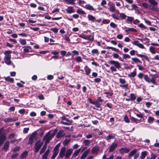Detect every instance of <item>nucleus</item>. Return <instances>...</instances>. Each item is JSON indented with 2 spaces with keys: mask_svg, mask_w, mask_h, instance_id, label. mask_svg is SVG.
<instances>
[{
  "mask_svg": "<svg viewBox=\"0 0 159 159\" xmlns=\"http://www.w3.org/2000/svg\"><path fill=\"white\" fill-rule=\"evenodd\" d=\"M148 2L152 5H157V3L155 0H148Z\"/></svg>",
  "mask_w": 159,
  "mask_h": 159,
  "instance_id": "obj_30",
  "label": "nucleus"
},
{
  "mask_svg": "<svg viewBox=\"0 0 159 159\" xmlns=\"http://www.w3.org/2000/svg\"><path fill=\"white\" fill-rule=\"evenodd\" d=\"M30 49H31V47L30 46L28 47H24V51L25 52H29Z\"/></svg>",
  "mask_w": 159,
  "mask_h": 159,
  "instance_id": "obj_43",
  "label": "nucleus"
},
{
  "mask_svg": "<svg viewBox=\"0 0 159 159\" xmlns=\"http://www.w3.org/2000/svg\"><path fill=\"white\" fill-rule=\"evenodd\" d=\"M147 152L146 151H144L142 152L140 158L141 159H144L145 157L147 155Z\"/></svg>",
  "mask_w": 159,
  "mask_h": 159,
  "instance_id": "obj_23",
  "label": "nucleus"
},
{
  "mask_svg": "<svg viewBox=\"0 0 159 159\" xmlns=\"http://www.w3.org/2000/svg\"><path fill=\"white\" fill-rule=\"evenodd\" d=\"M29 130V128H25L23 129V133L24 134H26L28 133V131Z\"/></svg>",
  "mask_w": 159,
  "mask_h": 159,
  "instance_id": "obj_57",
  "label": "nucleus"
},
{
  "mask_svg": "<svg viewBox=\"0 0 159 159\" xmlns=\"http://www.w3.org/2000/svg\"><path fill=\"white\" fill-rule=\"evenodd\" d=\"M88 17L89 20L93 22L95 20V17L89 14L88 16Z\"/></svg>",
  "mask_w": 159,
  "mask_h": 159,
  "instance_id": "obj_29",
  "label": "nucleus"
},
{
  "mask_svg": "<svg viewBox=\"0 0 159 159\" xmlns=\"http://www.w3.org/2000/svg\"><path fill=\"white\" fill-rule=\"evenodd\" d=\"M123 59H126V58H130V56L129 54H124L123 55Z\"/></svg>",
  "mask_w": 159,
  "mask_h": 159,
  "instance_id": "obj_49",
  "label": "nucleus"
},
{
  "mask_svg": "<svg viewBox=\"0 0 159 159\" xmlns=\"http://www.w3.org/2000/svg\"><path fill=\"white\" fill-rule=\"evenodd\" d=\"M10 144V143L9 141H6L4 143L3 147V149L6 151H7L8 150Z\"/></svg>",
  "mask_w": 159,
  "mask_h": 159,
  "instance_id": "obj_18",
  "label": "nucleus"
},
{
  "mask_svg": "<svg viewBox=\"0 0 159 159\" xmlns=\"http://www.w3.org/2000/svg\"><path fill=\"white\" fill-rule=\"evenodd\" d=\"M60 146V144L58 143L56 145L53 150V154L51 157V159H54L57 155L59 152V148Z\"/></svg>",
  "mask_w": 159,
  "mask_h": 159,
  "instance_id": "obj_4",
  "label": "nucleus"
},
{
  "mask_svg": "<svg viewBox=\"0 0 159 159\" xmlns=\"http://www.w3.org/2000/svg\"><path fill=\"white\" fill-rule=\"evenodd\" d=\"M63 131L62 130H60L57 133L56 136L58 138L63 137L65 135V134H63Z\"/></svg>",
  "mask_w": 159,
  "mask_h": 159,
  "instance_id": "obj_17",
  "label": "nucleus"
},
{
  "mask_svg": "<svg viewBox=\"0 0 159 159\" xmlns=\"http://www.w3.org/2000/svg\"><path fill=\"white\" fill-rule=\"evenodd\" d=\"M110 26L113 28H115L116 27L117 25L114 23L111 22L110 24Z\"/></svg>",
  "mask_w": 159,
  "mask_h": 159,
  "instance_id": "obj_61",
  "label": "nucleus"
},
{
  "mask_svg": "<svg viewBox=\"0 0 159 159\" xmlns=\"http://www.w3.org/2000/svg\"><path fill=\"white\" fill-rule=\"evenodd\" d=\"M149 50L153 54H154L155 52V48L154 47L151 46L149 48Z\"/></svg>",
  "mask_w": 159,
  "mask_h": 159,
  "instance_id": "obj_45",
  "label": "nucleus"
},
{
  "mask_svg": "<svg viewBox=\"0 0 159 159\" xmlns=\"http://www.w3.org/2000/svg\"><path fill=\"white\" fill-rule=\"evenodd\" d=\"M83 143L84 144L85 146H87L90 144V142L89 140H85L83 141Z\"/></svg>",
  "mask_w": 159,
  "mask_h": 159,
  "instance_id": "obj_37",
  "label": "nucleus"
},
{
  "mask_svg": "<svg viewBox=\"0 0 159 159\" xmlns=\"http://www.w3.org/2000/svg\"><path fill=\"white\" fill-rule=\"evenodd\" d=\"M12 52V51H6L4 52V54L6 56H11L10 54Z\"/></svg>",
  "mask_w": 159,
  "mask_h": 159,
  "instance_id": "obj_44",
  "label": "nucleus"
},
{
  "mask_svg": "<svg viewBox=\"0 0 159 159\" xmlns=\"http://www.w3.org/2000/svg\"><path fill=\"white\" fill-rule=\"evenodd\" d=\"M91 70L89 68H88L87 69H86L85 70V71L86 72V74L87 75H89L90 73Z\"/></svg>",
  "mask_w": 159,
  "mask_h": 159,
  "instance_id": "obj_53",
  "label": "nucleus"
},
{
  "mask_svg": "<svg viewBox=\"0 0 159 159\" xmlns=\"http://www.w3.org/2000/svg\"><path fill=\"white\" fill-rule=\"evenodd\" d=\"M110 22V20L107 19L103 20L102 21V22L104 24H107Z\"/></svg>",
  "mask_w": 159,
  "mask_h": 159,
  "instance_id": "obj_59",
  "label": "nucleus"
},
{
  "mask_svg": "<svg viewBox=\"0 0 159 159\" xmlns=\"http://www.w3.org/2000/svg\"><path fill=\"white\" fill-rule=\"evenodd\" d=\"M150 76L152 77V79L154 80V84H156V81L155 78H158V75L157 74L152 75L151 74L150 75Z\"/></svg>",
  "mask_w": 159,
  "mask_h": 159,
  "instance_id": "obj_28",
  "label": "nucleus"
},
{
  "mask_svg": "<svg viewBox=\"0 0 159 159\" xmlns=\"http://www.w3.org/2000/svg\"><path fill=\"white\" fill-rule=\"evenodd\" d=\"M16 135L15 134H11L10 135H9L8 137V139H12L14 138L16 136Z\"/></svg>",
  "mask_w": 159,
  "mask_h": 159,
  "instance_id": "obj_42",
  "label": "nucleus"
},
{
  "mask_svg": "<svg viewBox=\"0 0 159 159\" xmlns=\"http://www.w3.org/2000/svg\"><path fill=\"white\" fill-rule=\"evenodd\" d=\"M133 43L134 45L137 46L139 48H143V49L144 48V47L143 45V44H142L141 43H139V41H138L136 40V41H134Z\"/></svg>",
  "mask_w": 159,
  "mask_h": 159,
  "instance_id": "obj_15",
  "label": "nucleus"
},
{
  "mask_svg": "<svg viewBox=\"0 0 159 159\" xmlns=\"http://www.w3.org/2000/svg\"><path fill=\"white\" fill-rule=\"evenodd\" d=\"M115 138L114 135H113L111 134H109L108 135L107 138H106V140L107 141H108L110 140L111 139H114Z\"/></svg>",
  "mask_w": 159,
  "mask_h": 159,
  "instance_id": "obj_32",
  "label": "nucleus"
},
{
  "mask_svg": "<svg viewBox=\"0 0 159 159\" xmlns=\"http://www.w3.org/2000/svg\"><path fill=\"white\" fill-rule=\"evenodd\" d=\"M28 155V152L25 151L21 153L20 158L21 159H25L26 158Z\"/></svg>",
  "mask_w": 159,
  "mask_h": 159,
  "instance_id": "obj_22",
  "label": "nucleus"
},
{
  "mask_svg": "<svg viewBox=\"0 0 159 159\" xmlns=\"http://www.w3.org/2000/svg\"><path fill=\"white\" fill-rule=\"evenodd\" d=\"M90 152V149H88L85 151L81 156V159H84L87 157Z\"/></svg>",
  "mask_w": 159,
  "mask_h": 159,
  "instance_id": "obj_11",
  "label": "nucleus"
},
{
  "mask_svg": "<svg viewBox=\"0 0 159 159\" xmlns=\"http://www.w3.org/2000/svg\"><path fill=\"white\" fill-rule=\"evenodd\" d=\"M128 31H131V32H136L137 31L136 30L132 28H128Z\"/></svg>",
  "mask_w": 159,
  "mask_h": 159,
  "instance_id": "obj_58",
  "label": "nucleus"
},
{
  "mask_svg": "<svg viewBox=\"0 0 159 159\" xmlns=\"http://www.w3.org/2000/svg\"><path fill=\"white\" fill-rule=\"evenodd\" d=\"M137 152V150L136 149H134L132 150L129 153L128 155V156L129 157H132L134 154H135Z\"/></svg>",
  "mask_w": 159,
  "mask_h": 159,
  "instance_id": "obj_24",
  "label": "nucleus"
},
{
  "mask_svg": "<svg viewBox=\"0 0 159 159\" xmlns=\"http://www.w3.org/2000/svg\"><path fill=\"white\" fill-rule=\"evenodd\" d=\"M120 82V83L123 84H125L126 83V81L122 79L121 78H120L119 79Z\"/></svg>",
  "mask_w": 159,
  "mask_h": 159,
  "instance_id": "obj_63",
  "label": "nucleus"
},
{
  "mask_svg": "<svg viewBox=\"0 0 159 159\" xmlns=\"http://www.w3.org/2000/svg\"><path fill=\"white\" fill-rule=\"evenodd\" d=\"M138 26L142 29H146V26H144L142 23H140L139 24Z\"/></svg>",
  "mask_w": 159,
  "mask_h": 159,
  "instance_id": "obj_54",
  "label": "nucleus"
},
{
  "mask_svg": "<svg viewBox=\"0 0 159 159\" xmlns=\"http://www.w3.org/2000/svg\"><path fill=\"white\" fill-rule=\"evenodd\" d=\"M136 75V71H134L131 72L129 74H128V76L129 77H134Z\"/></svg>",
  "mask_w": 159,
  "mask_h": 159,
  "instance_id": "obj_36",
  "label": "nucleus"
},
{
  "mask_svg": "<svg viewBox=\"0 0 159 159\" xmlns=\"http://www.w3.org/2000/svg\"><path fill=\"white\" fill-rule=\"evenodd\" d=\"M11 58V56H5L4 58V61L5 63L8 65H10L11 63V61L10 60Z\"/></svg>",
  "mask_w": 159,
  "mask_h": 159,
  "instance_id": "obj_13",
  "label": "nucleus"
},
{
  "mask_svg": "<svg viewBox=\"0 0 159 159\" xmlns=\"http://www.w3.org/2000/svg\"><path fill=\"white\" fill-rule=\"evenodd\" d=\"M73 151V149L72 148H69L67 149L65 154V158L66 159H67L69 158Z\"/></svg>",
  "mask_w": 159,
  "mask_h": 159,
  "instance_id": "obj_8",
  "label": "nucleus"
},
{
  "mask_svg": "<svg viewBox=\"0 0 159 159\" xmlns=\"http://www.w3.org/2000/svg\"><path fill=\"white\" fill-rule=\"evenodd\" d=\"M64 1L67 4L72 5L75 3L74 2L76 0H64Z\"/></svg>",
  "mask_w": 159,
  "mask_h": 159,
  "instance_id": "obj_27",
  "label": "nucleus"
},
{
  "mask_svg": "<svg viewBox=\"0 0 159 159\" xmlns=\"http://www.w3.org/2000/svg\"><path fill=\"white\" fill-rule=\"evenodd\" d=\"M131 120L132 121L135 122L136 123H138V120L133 117H131Z\"/></svg>",
  "mask_w": 159,
  "mask_h": 159,
  "instance_id": "obj_51",
  "label": "nucleus"
},
{
  "mask_svg": "<svg viewBox=\"0 0 159 159\" xmlns=\"http://www.w3.org/2000/svg\"><path fill=\"white\" fill-rule=\"evenodd\" d=\"M76 12L79 14H85L86 13L81 9H78Z\"/></svg>",
  "mask_w": 159,
  "mask_h": 159,
  "instance_id": "obj_38",
  "label": "nucleus"
},
{
  "mask_svg": "<svg viewBox=\"0 0 159 159\" xmlns=\"http://www.w3.org/2000/svg\"><path fill=\"white\" fill-rule=\"evenodd\" d=\"M6 139V137L5 134L0 135V147L2 145Z\"/></svg>",
  "mask_w": 159,
  "mask_h": 159,
  "instance_id": "obj_9",
  "label": "nucleus"
},
{
  "mask_svg": "<svg viewBox=\"0 0 159 159\" xmlns=\"http://www.w3.org/2000/svg\"><path fill=\"white\" fill-rule=\"evenodd\" d=\"M5 80L7 81H9L11 83L14 82V79L12 78H10L9 76L5 78Z\"/></svg>",
  "mask_w": 159,
  "mask_h": 159,
  "instance_id": "obj_39",
  "label": "nucleus"
},
{
  "mask_svg": "<svg viewBox=\"0 0 159 159\" xmlns=\"http://www.w3.org/2000/svg\"><path fill=\"white\" fill-rule=\"evenodd\" d=\"M43 144V143L41 142L40 140H38L35 143L34 146V151L35 153L38 152Z\"/></svg>",
  "mask_w": 159,
  "mask_h": 159,
  "instance_id": "obj_3",
  "label": "nucleus"
},
{
  "mask_svg": "<svg viewBox=\"0 0 159 159\" xmlns=\"http://www.w3.org/2000/svg\"><path fill=\"white\" fill-rule=\"evenodd\" d=\"M144 79L148 83H150L152 82L154 84V80L152 79V78L151 79H150L148 75H144Z\"/></svg>",
  "mask_w": 159,
  "mask_h": 159,
  "instance_id": "obj_14",
  "label": "nucleus"
},
{
  "mask_svg": "<svg viewBox=\"0 0 159 159\" xmlns=\"http://www.w3.org/2000/svg\"><path fill=\"white\" fill-rule=\"evenodd\" d=\"M80 37L86 40H88V35L83 34L80 36Z\"/></svg>",
  "mask_w": 159,
  "mask_h": 159,
  "instance_id": "obj_56",
  "label": "nucleus"
},
{
  "mask_svg": "<svg viewBox=\"0 0 159 159\" xmlns=\"http://www.w3.org/2000/svg\"><path fill=\"white\" fill-rule=\"evenodd\" d=\"M154 120V119L153 117L149 116L148 118V121L149 123H152L153 122Z\"/></svg>",
  "mask_w": 159,
  "mask_h": 159,
  "instance_id": "obj_34",
  "label": "nucleus"
},
{
  "mask_svg": "<svg viewBox=\"0 0 159 159\" xmlns=\"http://www.w3.org/2000/svg\"><path fill=\"white\" fill-rule=\"evenodd\" d=\"M116 67L113 66H112L110 67V70L112 72L116 71Z\"/></svg>",
  "mask_w": 159,
  "mask_h": 159,
  "instance_id": "obj_64",
  "label": "nucleus"
},
{
  "mask_svg": "<svg viewBox=\"0 0 159 159\" xmlns=\"http://www.w3.org/2000/svg\"><path fill=\"white\" fill-rule=\"evenodd\" d=\"M118 146V144L116 143H113L109 147L108 152H113Z\"/></svg>",
  "mask_w": 159,
  "mask_h": 159,
  "instance_id": "obj_7",
  "label": "nucleus"
},
{
  "mask_svg": "<svg viewBox=\"0 0 159 159\" xmlns=\"http://www.w3.org/2000/svg\"><path fill=\"white\" fill-rule=\"evenodd\" d=\"M108 5L109 7V10L111 12H114L116 10L115 4L113 3H108Z\"/></svg>",
  "mask_w": 159,
  "mask_h": 159,
  "instance_id": "obj_10",
  "label": "nucleus"
},
{
  "mask_svg": "<svg viewBox=\"0 0 159 159\" xmlns=\"http://www.w3.org/2000/svg\"><path fill=\"white\" fill-rule=\"evenodd\" d=\"M142 6L146 8H147L148 7V4L146 3H142Z\"/></svg>",
  "mask_w": 159,
  "mask_h": 159,
  "instance_id": "obj_62",
  "label": "nucleus"
},
{
  "mask_svg": "<svg viewBox=\"0 0 159 159\" xmlns=\"http://www.w3.org/2000/svg\"><path fill=\"white\" fill-rule=\"evenodd\" d=\"M50 152V150L48 149L47 150L44 154L42 156V159H47V157Z\"/></svg>",
  "mask_w": 159,
  "mask_h": 159,
  "instance_id": "obj_21",
  "label": "nucleus"
},
{
  "mask_svg": "<svg viewBox=\"0 0 159 159\" xmlns=\"http://www.w3.org/2000/svg\"><path fill=\"white\" fill-rule=\"evenodd\" d=\"M120 17L122 19H125L127 17V16L124 14L123 13H120Z\"/></svg>",
  "mask_w": 159,
  "mask_h": 159,
  "instance_id": "obj_47",
  "label": "nucleus"
},
{
  "mask_svg": "<svg viewBox=\"0 0 159 159\" xmlns=\"http://www.w3.org/2000/svg\"><path fill=\"white\" fill-rule=\"evenodd\" d=\"M66 150V148L65 147L62 148L60 151L59 156L60 157L62 158L64 155L65 156V153Z\"/></svg>",
  "mask_w": 159,
  "mask_h": 159,
  "instance_id": "obj_12",
  "label": "nucleus"
},
{
  "mask_svg": "<svg viewBox=\"0 0 159 159\" xmlns=\"http://www.w3.org/2000/svg\"><path fill=\"white\" fill-rule=\"evenodd\" d=\"M85 8L87 9L90 10H93V7L90 5L89 4L86 5L85 7Z\"/></svg>",
  "mask_w": 159,
  "mask_h": 159,
  "instance_id": "obj_33",
  "label": "nucleus"
},
{
  "mask_svg": "<svg viewBox=\"0 0 159 159\" xmlns=\"http://www.w3.org/2000/svg\"><path fill=\"white\" fill-rule=\"evenodd\" d=\"M106 49H111L112 50L114 51H115L116 52H119V51L118 49H116L115 48L112 47L107 46V47Z\"/></svg>",
  "mask_w": 159,
  "mask_h": 159,
  "instance_id": "obj_35",
  "label": "nucleus"
},
{
  "mask_svg": "<svg viewBox=\"0 0 159 159\" xmlns=\"http://www.w3.org/2000/svg\"><path fill=\"white\" fill-rule=\"evenodd\" d=\"M47 144L45 143V144L43 146V147L41 149L39 152V154H42L46 150L47 147Z\"/></svg>",
  "mask_w": 159,
  "mask_h": 159,
  "instance_id": "obj_26",
  "label": "nucleus"
},
{
  "mask_svg": "<svg viewBox=\"0 0 159 159\" xmlns=\"http://www.w3.org/2000/svg\"><path fill=\"white\" fill-rule=\"evenodd\" d=\"M13 119L11 118H6L3 119V120L5 123L10 122L12 121Z\"/></svg>",
  "mask_w": 159,
  "mask_h": 159,
  "instance_id": "obj_31",
  "label": "nucleus"
},
{
  "mask_svg": "<svg viewBox=\"0 0 159 159\" xmlns=\"http://www.w3.org/2000/svg\"><path fill=\"white\" fill-rule=\"evenodd\" d=\"M88 40L90 41H93L94 39L93 36L92 35H88Z\"/></svg>",
  "mask_w": 159,
  "mask_h": 159,
  "instance_id": "obj_60",
  "label": "nucleus"
},
{
  "mask_svg": "<svg viewBox=\"0 0 159 159\" xmlns=\"http://www.w3.org/2000/svg\"><path fill=\"white\" fill-rule=\"evenodd\" d=\"M137 55L138 57H144L147 61H149V59H148V57H147L146 56H145V55H143L139 54H137Z\"/></svg>",
  "mask_w": 159,
  "mask_h": 159,
  "instance_id": "obj_41",
  "label": "nucleus"
},
{
  "mask_svg": "<svg viewBox=\"0 0 159 159\" xmlns=\"http://www.w3.org/2000/svg\"><path fill=\"white\" fill-rule=\"evenodd\" d=\"M81 150V148H80L77 150L75 151L72 155V157L75 158L78 155V154L80 152Z\"/></svg>",
  "mask_w": 159,
  "mask_h": 159,
  "instance_id": "obj_25",
  "label": "nucleus"
},
{
  "mask_svg": "<svg viewBox=\"0 0 159 159\" xmlns=\"http://www.w3.org/2000/svg\"><path fill=\"white\" fill-rule=\"evenodd\" d=\"M130 151V150L126 148H122L119 149V152L121 154L124 153V152L127 153Z\"/></svg>",
  "mask_w": 159,
  "mask_h": 159,
  "instance_id": "obj_16",
  "label": "nucleus"
},
{
  "mask_svg": "<svg viewBox=\"0 0 159 159\" xmlns=\"http://www.w3.org/2000/svg\"><path fill=\"white\" fill-rule=\"evenodd\" d=\"M66 11L68 13H71L74 12L73 7L71 6L68 7L66 9Z\"/></svg>",
  "mask_w": 159,
  "mask_h": 159,
  "instance_id": "obj_20",
  "label": "nucleus"
},
{
  "mask_svg": "<svg viewBox=\"0 0 159 159\" xmlns=\"http://www.w3.org/2000/svg\"><path fill=\"white\" fill-rule=\"evenodd\" d=\"M50 30L55 33H57L58 32V29L56 28H51Z\"/></svg>",
  "mask_w": 159,
  "mask_h": 159,
  "instance_id": "obj_52",
  "label": "nucleus"
},
{
  "mask_svg": "<svg viewBox=\"0 0 159 159\" xmlns=\"http://www.w3.org/2000/svg\"><path fill=\"white\" fill-rule=\"evenodd\" d=\"M132 60L134 62H135V63H137L138 62H141L139 59L137 58L134 57L132 59Z\"/></svg>",
  "mask_w": 159,
  "mask_h": 159,
  "instance_id": "obj_40",
  "label": "nucleus"
},
{
  "mask_svg": "<svg viewBox=\"0 0 159 159\" xmlns=\"http://www.w3.org/2000/svg\"><path fill=\"white\" fill-rule=\"evenodd\" d=\"M20 149V147H19L16 146L15 147H14V148H13L12 150V151L13 152H16V151H19V150Z\"/></svg>",
  "mask_w": 159,
  "mask_h": 159,
  "instance_id": "obj_46",
  "label": "nucleus"
},
{
  "mask_svg": "<svg viewBox=\"0 0 159 159\" xmlns=\"http://www.w3.org/2000/svg\"><path fill=\"white\" fill-rule=\"evenodd\" d=\"M62 121L60 122L61 124L66 125H70L71 124L72 120H70L64 116H62L61 117Z\"/></svg>",
  "mask_w": 159,
  "mask_h": 159,
  "instance_id": "obj_1",
  "label": "nucleus"
},
{
  "mask_svg": "<svg viewBox=\"0 0 159 159\" xmlns=\"http://www.w3.org/2000/svg\"><path fill=\"white\" fill-rule=\"evenodd\" d=\"M54 134H50V133H47L44 136L43 140L45 142V143L47 144L48 143L52 138L54 137Z\"/></svg>",
  "mask_w": 159,
  "mask_h": 159,
  "instance_id": "obj_2",
  "label": "nucleus"
},
{
  "mask_svg": "<svg viewBox=\"0 0 159 159\" xmlns=\"http://www.w3.org/2000/svg\"><path fill=\"white\" fill-rule=\"evenodd\" d=\"M99 150V148L98 147H94L91 150L93 154H97Z\"/></svg>",
  "mask_w": 159,
  "mask_h": 159,
  "instance_id": "obj_19",
  "label": "nucleus"
},
{
  "mask_svg": "<svg viewBox=\"0 0 159 159\" xmlns=\"http://www.w3.org/2000/svg\"><path fill=\"white\" fill-rule=\"evenodd\" d=\"M130 95L131 97L130 98L131 100H134L136 99V97L134 94V93H131Z\"/></svg>",
  "mask_w": 159,
  "mask_h": 159,
  "instance_id": "obj_55",
  "label": "nucleus"
},
{
  "mask_svg": "<svg viewBox=\"0 0 159 159\" xmlns=\"http://www.w3.org/2000/svg\"><path fill=\"white\" fill-rule=\"evenodd\" d=\"M19 155V153H15L13 155L11 156V159H15L18 155Z\"/></svg>",
  "mask_w": 159,
  "mask_h": 159,
  "instance_id": "obj_50",
  "label": "nucleus"
},
{
  "mask_svg": "<svg viewBox=\"0 0 159 159\" xmlns=\"http://www.w3.org/2000/svg\"><path fill=\"white\" fill-rule=\"evenodd\" d=\"M92 53L93 54H98V50L97 49H94L92 50Z\"/></svg>",
  "mask_w": 159,
  "mask_h": 159,
  "instance_id": "obj_48",
  "label": "nucleus"
},
{
  "mask_svg": "<svg viewBox=\"0 0 159 159\" xmlns=\"http://www.w3.org/2000/svg\"><path fill=\"white\" fill-rule=\"evenodd\" d=\"M108 63L114 65V67H116V68L119 69L121 68L120 64L118 61L114 60H110L108 61Z\"/></svg>",
  "mask_w": 159,
  "mask_h": 159,
  "instance_id": "obj_5",
  "label": "nucleus"
},
{
  "mask_svg": "<svg viewBox=\"0 0 159 159\" xmlns=\"http://www.w3.org/2000/svg\"><path fill=\"white\" fill-rule=\"evenodd\" d=\"M37 133L35 132L33 133L29 138V140L28 141V144H32L33 143L34 140L36 139V135Z\"/></svg>",
  "mask_w": 159,
  "mask_h": 159,
  "instance_id": "obj_6",
  "label": "nucleus"
}]
</instances>
